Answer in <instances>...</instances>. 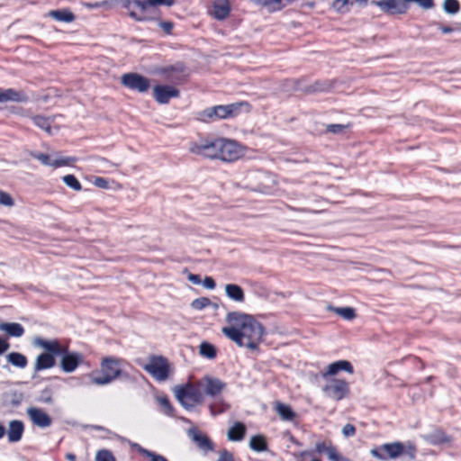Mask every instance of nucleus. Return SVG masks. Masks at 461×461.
<instances>
[{"label":"nucleus","mask_w":461,"mask_h":461,"mask_svg":"<svg viewBox=\"0 0 461 461\" xmlns=\"http://www.w3.org/2000/svg\"><path fill=\"white\" fill-rule=\"evenodd\" d=\"M340 371L353 374L354 367L348 360H338L327 366L326 370L321 373V377L327 379L330 376L338 375Z\"/></svg>","instance_id":"obj_19"},{"label":"nucleus","mask_w":461,"mask_h":461,"mask_svg":"<svg viewBox=\"0 0 461 461\" xmlns=\"http://www.w3.org/2000/svg\"><path fill=\"white\" fill-rule=\"evenodd\" d=\"M221 138L206 139L200 143H194L190 151L209 158H219L221 149Z\"/></svg>","instance_id":"obj_7"},{"label":"nucleus","mask_w":461,"mask_h":461,"mask_svg":"<svg viewBox=\"0 0 461 461\" xmlns=\"http://www.w3.org/2000/svg\"><path fill=\"white\" fill-rule=\"evenodd\" d=\"M144 369L159 382L165 381L168 377L169 365L164 357L153 356L150 357L149 363L145 365Z\"/></svg>","instance_id":"obj_8"},{"label":"nucleus","mask_w":461,"mask_h":461,"mask_svg":"<svg viewBox=\"0 0 461 461\" xmlns=\"http://www.w3.org/2000/svg\"><path fill=\"white\" fill-rule=\"evenodd\" d=\"M29 97L23 91H17L14 88L3 89L0 88V103L16 102L26 103Z\"/></svg>","instance_id":"obj_22"},{"label":"nucleus","mask_w":461,"mask_h":461,"mask_svg":"<svg viewBox=\"0 0 461 461\" xmlns=\"http://www.w3.org/2000/svg\"><path fill=\"white\" fill-rule=\"evenodd\" d=\"M95 186L100 188H107L108 181L104 177H96L94 181Z\"/></svg>","instance_id":"obj_57"},{"label":"nucleus","mask_w":461,"mask_h":461,"mask_svg":"<svg viewBox=\"0 0 461 461\" xmlns=\"http://www.w3.org/2000/svg\"><path fill=\"white\" fill-rule=\"evenodd\" d=\"M160 406L162 407L165 414L174 416V408L167 397L159 399Z\"/></svg>","instance_id":"obj_49"},{"label":"nucleus","mask_w":461,"mask_h":461,"mask_svg":"<svg viewBox=\"0 0 461 461\" xmlns=\"http://www.w3.org/2000/svg\"><path fill=\"white\" fill-rule=\"evenodd\" d=\"M0 330L5 331L9 336L20 338L24 334V328L18 322L0 323Z\"/></svg>","instance_id":"obj_31"},{"label":"nucleus","mask_w":461,"mask_h":461,"mask_svg":"<svg viewBox=\"0 0 461 461\" xmlns=\"http://www.w3.org/2000/svg\"><path fill=\"white\" fill-rule=\"evenodd\" d=\"M122 6L128 11V14L131 18L136 22H142L143 17H139L137 13L139 12L138 0H121Z\"/></svg>","instance_id":"obj_34"},{"label":"nucleus","mask_w":461,"mask_h":461,"mask_svg":"<svg viewBox=\"0 0 461 461\" xmlns=\"http://www.w3.org/2000/svg\"><path fill=\"white\" fill-rule=\"evenodd\" d=\"M243 107L246 111H249L250 105L248 102H238L224 105L220 104L218 105V112L220 113L219 119L223 120L234 118L240 113Z\"/></svg>","instance_id":"obj_15"},{"label":"nucleus","mask_w":461,"mask_h":461,"mask_svg":"<svg viewBox=\"0 0 461 461\" xmlns=\"http://www.w3.org/2000/svg\"><path fill=\"white\" fill-rule=\"evenodd\" d=\"M199 353L201 356L208 359H213L217 355L215 347L212 344L206 341H203L200 344Z\"/></svg>","instance_id":"obj_41"},{"label":"nucleus","mask_w":461,"mask_h":461,"mask_svg":"<svg viewBox=\"0 0 461 461\" xmlns=\"http://www.w3.org/2000/svg\"><path fill=\"white\" fill-rule=\"evenodd\" d=\"M34 344L43 349L53 357H59L60 354L65 352L64 346H61L58 339L48 340L41 337H37L34 339Z\"/></svg>","instance_id":"obj_20"},{"label":"nucleus","mask_w":461,"mask_h":461,"mask_svg":"<svg viewBox=\"0 0 461 461\" xmlns=\"http://www.w3.org/2000/svg\"><path fill=\"white\" fill-rule=\"evenodd\" d=\"M31 421L40 428H48L51 425L52 420L50 416L42 409L37 407H30L26 411Z\"/></svg>","instance_id":"obj_17"},{"label":"nucleus","mask_w":461,"mask_h":461,"mask_svg":"<svg viewBox=\"0 0 461 461\" xmlns=\"http://www.w3.org/2000/svg\"><path fill=\"white\" fill-rule=\"evenodd\" d=\"M95 461H115V457L110 450L101 449L95 455Z\"/></svg>","instance_id":"obj_48"},{"label":"nucleus","mask_w":461,"mask_h":461,"mask_svg":"<svg viewBox=\"0 0 461 461\" xmlns=\"http://www.w3.org/2000/svg\"><path fill=\"white\" fill-rule=\"evenodd\" d=\"M315 450L319 454L325 453L330 461H352L347 456L340 455L337 447L331 443L327 445L324 441L318 442L315 446Z\"/></svg>","instance_id":"obj_21"},{"label":"nucleus","mask_w":461,"mask_h":461,"mask_svg":"<svg viewBox=\"0 0 461 461\" xmlns=\"http://www.w3.org/2000/svg\"><path fill=\"white\" fill-rule=\"evenodd\" d=\"M185 67L178 62L174 65L167 66L159 70V73L166 77V79L171 82H181L185 79Z\"/></svg>","instance_id":"obj_18"},{"label":"nucleus","mask_w":461,"mask_h":461,"mask_svg":"<svg viewBox=\"0 0 461 461\" xmlns=\"http://www.w3.org/2000/svg\"><path fill=\"white\" fill-rule=\"evenodd\" d=\"M6 429L4 425L0 424V439L5 435Z\"/></svg>","instance_id":"obj_61"},{"label":"nucleus","mask_w":461,"mask_h":461,"mask_svg":"<svg viewBox=\"0 0 461 461\" xmlns=\"http://www.w3.org/2000/svg\"><path fill=\"white\" fill-rule=\"evenodd\" d=\"M211 303H212V302L209 298L200 297V298L194 299L191 303V306L194 310L201 311V310L208 307L209 305H211Z\"/></svg>","instance_id":"obj_47"},{"label":"nucleus","mask_w":461,"mask_h":461,"mask_svg":"<svg viewBox=\"0 0 461 461\" xmlns=\"http://www.w3.org/2000/svg\"><path fill=\"white\" fill-rule=\"evenodd\" d=\"M155 100L161 104H166L171 98H176L180 95L177 88L167 85H158L153 88Z\"/></svg>","instance_id":"obj_14"},{"label":"nucleus","mask_w":461,"mask_h":461,"mask_svg":"<svg viewBox=\"0 0 461 461\" xmlns=\"http://www.w3.org/2000/svg\"><path fill=\"white\" fill-rule=\"evenodd\" d=\"M32 120L33 123L40 129L47 131L48 133L51 132V121L50 118L42 115H35L32 118Z\"/></svg>","instance_id":"obj_42"},{"label":"nucleus","mask_w":461,"mask_h":461,"mask_svg":"<svg viewBox=\"0 0 461 461\" xmlns=\"http://www.w3.org/2000/svg\"><path fill=\"white\" fill-rule=\"evenodd\" d=\"M10 348L7 339L0 336V355L4 354Z\"/></svg>","instance_id":"obj_58"},{"label":"nucleus","mask_w":461,"mask_h":461,"mask_svg":"<svg viewBox=\"0 0 461 461\" xmlns=\"http://www.w3.org/2000/svg\"><path fill=\"white\" fill-rule=\"evenodd\" d=\"M226 295L238 303H243L245 301V294L243 289L235 284H228L225 285Z\"/></svg>","instance_id":"obj_30"},{"label":"nucleus","mask_w":461,"mask_h":461,"mask_svg":"<svg viewBox=\"0 0 461 461\" xmlns=\"http://www.w3.org/2000/svg\"><path fill=\"white\" fill-rule=\"evenodd\" d=\"M120 378L128 383H135L136 378L121 368V360L113 357H104L100 365V370L89 375L90 383L96 385H106Z\"/></svg>","instance_id":"obj_2"},{"label":"nucleus","mask_w":461,"mask_h":461,"mask_svg":"<svg viewBox=\"0 0 461 461\" xmlns=\"http://www.w3.org/2000/svg\"><path fill=\"white\" fill-rule=\"evenodd\" d=\"M55 365H56V360L52 355H50L49 353L40 354L36 357V360L34 363V374L32 375V378L36 377V373L45 370V369H50V368L55 366Z\"/></svg>","instance_id":"obj_24"},{"label":"nucleus","mask_w":461,"mask_h":461,"mask_svg":"<svg viewBox=\"0 0 461 461\" xmlns=\"http://www.w3.org/2000/svg\"><path fill=\"white\" fill-rule=\"evenodd\" d=\"M222 333L234 341L239 347H245L251 350L258 349L265 333L263 325L252 316L240 328L223 327Z\"/></svg>","instance_id":"obj_1"},{"label":"nucleus","mask_w":461,"mask_h":461,"mask_svg":"<svg viewBox=\"0 0 461 461\" xmlns=\"http://www.w3.org/2000/svg\"><path fill=\"white\" fill-rule=\"evenodd\" d=\"M410 3H415L424 10L435 6L434 0H373L371 5L379 7L383 12L390 14H404L410 9Z\"/></svg>","instance_id":"obj_4"},{"label":"nucleus","mask_w":461,"mask_h":461,"mask_svg":"<svg viewBox=\"0 0 461 461\" xmlns=\"http://www.w3.org/2000/svg\"><path fill=\"white\" fill-rule=\"evenodd\" d=\"M221 149L219 158L222 161L232 162L242 155L240 146L234 140L221 138Z\"/></svg>","instance_id":"obj_12"},{"label":"nucleus","mask_w":461,"mask_h":461,"mask_svg":"<svg viewBox=\"0 0 461 461\" xmlns=\"http://www.w3.org/2000/svg\"><path fill=\"white\" fill-rule=\"evenodd\" d=\"M220 113L218 112V105H214L204 109L199 113L200 120L204 122H213L219 119Z\"/></svg>","instance_id":"obj_38"},{"label":"nucleus","mask_w":461,"mask_h":461,"mask_svg":"<svg viewBox=\"0 0 461 461\" xmlns=\"http://www.w3.org/2000/svg\"><path fill=\"white\" fill-rule=\"evenodd\" d=\"M140 454L149 458L150 461H168L164 456L144 447H140Z\"/></svg>","instance_id":"obj_46"},{"label":"nucleus","mask_w":461,"mask_h":461,"mask_svg":"<svg viewBox=\"0 0 461 461\" xmlns=\"http://www.w3.org/2000/svg\"><path fill=\"white\" fill-rule=\"evenodd\" d=\"M189 434L192 437L194 442H195V444L200 449H202L205 453L213 450L214 445L209 437H207L204 434H202L197 429H190Z\"/></svg>","instance_id":"obj_23"},{"label":"nucleus","mask_w":461,"mask_h":461,"mask_svg":"<svg viewBox=\"0 0 461 461\" xmlns=\"http://www.w3.org/2000/svg\"><path fill=\"white\" fill-rule=\"evenodd\" d=\"M330 87L328 82H316L314 85L310 86L307 89L308 92H322Z\"/></svg>","instance_id":"obj_50"},{"label":"nucleus","mask_w":461,"mask_h":461,"mask_svg":"<svg viewBox=\"0 0 461 461\" xmlns=\"http://www.w3.org/2000/svg\"><path fill=\"white\" fill-rule=\"evenodd\" d=\"M230 13V5L229 0H214L212 4V16L219 20H225Z\"/></svg>","instance_id":"obj_25"},{"label":"nucleus","mask_w":461,"mask_h":461,"mask_svg":"<svg viewBox=\"0 0 461 461\" xmlns=\"http://www.w3.org/2000/svg\"><path fill=\"white\" fill-rule=\"evenodd\" d=\"M175 0H138L139 12L137 15L143 17L142 22L154 19L156 7L159 5L172 6Z\"/></svg>","instance_id":"obj_10"},{"label":"nucleus","mask_w":461,"mask_h":461,"mask_svg":"<svg viewBox=\"0 0 461 461\" xmlns=\"http://www.w3.org/2000/svg\"><path fill=\"white\" fill-rule=\"evenodd\" d=\"M37 401L41 403L51 404L53 402L52 390L46 387L40 392Z\"/></svg>","instance_id":"obj_45"},{"label":"nucleus","mask_w":461,"mask_h":461,"mask_svg":"<svg viewBox=\"0 0 461 461\" xmlns=\"http://www.w3.org/2000/svg\"><path fill=\"white\" fill-rule=\"evenodd\" d=\"M323 392L330 398L340 401L349 394V384L343 379H332L323 387Z\"/></svg>","instance_id":"obj_11"},{"label":"nucleus","mask_w":461,"mask_h":461,"mask_svg":"<svg viewBox=\"0 0 461 461\" xmlns=\"http://www.w3.org/2000/svg\"><path fill=\"white\" fill-rule=\"evenodd\" d=\"M187 279L193 283L194 285H200L202 283V279H201V276L200 275H196V274H189L188 276H187Z\"/></svg>","instance_id":"obj_59"},{"label":"nucleus","mask_w":461,"mask_h":461,"mask_svg":"<svg viewBox=\"0 0 461 461\" xmlns=\"http://www.w3.org/2000/svg\"><path fill=\"white\" fill-rule=\"evenodd\" d=\"M442 7L444 12L450 15L456 14L461 8L458 0H444Z\"/></svg>","instance_id":"obj_43"},{"label":"nucleus","mask_w":461,"mask_h":461,"mask_svg":"<svg viewBox=\"0 0 461 461\" xmlns=\"http://www.w3.org/2000/svg\"><path fill=\"white\" fill-rule=\"evenodd\" d=\"M249 318H251V315L240 312H230L227 314L226 321L233 324V327L240 328L243 325V322H246Z\"/></svg>","instance_id":"obj_33"},{"label":"nucleus","mask_w":461,"mask_h":461,"mask_svg":"<svg viewBox=\"0 0 461 461\" xmlns=\"http://www.w3.org/2000/svg\"><path fill=\"white\" fill-rule=\"evenodd\" d=\"M31 157L39 160L44 166L53 167L55 168L68 166L76 159L70 157H59L57 159L52 160L50 156L41 152L32 151L30 153Z\"/></svg>","instance_id":"obj_16"},{"label":"nucleus","mask_w":461,"mask_h":461,"mask_svg":"<svg viewBox=\"0 0 461 461\" xmlns=\"http://www.w3.org/2000/svg\"><path fill=\"white\" fill-rule=\"evenodd\" d=\"M345 127L343 124H329L326 127V131L332 133H341Z\"/></svg>","instance_id":"obj_54"},{"label":"nucleus","mask_w":461,"mask_h":461,"mask_svg":"<svg viewBox=\"0 0 461 461\" xmlns=\"http://www.w3.org/2000/svg\"><path fill=\"white\" fill-rule=\"evenodd\" d=\"M246 433V427L241 422H235L228 430V438L230 441H241Z\"/></svg>","instance_id":"obj_32"},{"label":"nucleus","mask_w":461,"mask_h":461,"mask_svg":"<svg viewBox=\"0 0 461 461\" xmlns=\"http://www.w3.org/2000/svg\"><path fill=\"white\" fill-rule=\"evenodd\" d=\"M203 285L207 289L212 290L216 287V283L212 277L206 276L203 281Z\"/></svg>","instance_id":"obj_56"},{"label":"nucleus","mask_w":461,"mask_h":461,"mask_svg":"<svg viewBox=\"0 0 461 461\" xmlns=\"http://www.w3.org/2000/svg\"><path fill=\"white\" fill-rule=\"evenodd\" d=\"M121 83L126 88L139 93H146L150 87L149 79L135 72L123 74L121 77Z\"/></svg>","instance_id":"obj_9"},{"label":"nucleus","mask_w":461,"mask_h":461,"mask_svg":"<svg viewBox=\"0 0 461 461\" xmlns=\"http://www.w3.org/2000/svg\"><path fill=\"white\" fill-rule=\"evenodd\" d=\"M158 25L167 34H171L174 27L173 23L169 21H161Z\"/></svg>","instance_id":"obj_55"},{"label":"nucleus","mask_w":461,"mask_h":461,"mask_svg":"<svg viewBox=\"0 0 461 461\" xmlns=\"http://www.w3.org/2000/svg\"><path fill=\"white\" fill-rule=\"evenodd\" d=\"M23 431L24 426L21 420H14L10 421L7 430L8 441L11 443L20 441L23 437Z\"/></svg>","instance_id":"obj_26"},{"label":"nucleus","mask_w":461,"mask_h":461,"mask_svg":"<svg viewBox=\"0 0 461 461\" xmlns=\"http://www.w3.org/2000/svg\"><path fill=\"white\" fill-rule=\"evenodd\" d=\"M438 30H440V32L442 33H450L454 31V29L450 26H445V25H438Z\"/></svg>","instance_id":"obj_60"},{"label":"nucleus","mask_w":461,"mask_h":461,"mask_svg":"<svg viewBox=\"0 0 461 461\" xmlns=\"http://www.w3.org/2000/svg\"><path fill=\"white\" fill-rule=\"evenodd\" d=\"M297 0H267L266 8L269 12L280 11Z\"/></svg>","instance_id":"obj_40"},{"label":"nucleus","mask_w":461,"mask_h":461,"mask_svg":"<svg viewBox=\"0 0 461 461\" xmlns=\"http://www.w3.org/2000/svg\"><path fill=\"white\" fill-rule=\"evenodd\" d=\"M216 461H235L234 456L231 452H230L227 449H222L220 454L219 457Z\"/></svg>","instance_id":"obj_52"},{"label":"nucleus","mask_w":461,"mask_h":461,"mask_svg":"<svg viewBox=\"0 0 461 461\" xmlns=\"http://www.w3.org/2000/svg\"><path fill=\"white\" fill-rule=\"evenodd\" d=\"M328 309L336 312L338 315L348 321H351L356 317V311L352 307L329 306Z\"/></svg>","instance_id":"obj_39"},{"label":"nucleus","mask_w":461,"mask_h":461,"mask_svg":"<svg viewBox=\"0 0 461 461\" xmlns=\"http://www.w3.org/2000/svg\"><path fill=\"white\" fill-rule=\"evenodd\" d=\"M175 394L177 401L186 409L191 410L195 405L203 402L202 388L187 383L175 388Z\"/></svg>","instance_id":"obj_6"},{"label":"nucleus","mask_w":461,"mask_h":461,"mask_svg":"<svg viewBox=\"0 0 461 461\" xmlns=\"http://www.w3.org/2000/svg\"><path fill=\"white\" fill-rule=\"evenodd\" d=\"M59 357H61L60 367L66 373L75 371L84 361V357L81 353L69 351L68 347L65 348V352L60 354Z\"/></svg>","instance_id":"obj_13"},{"label":"nucleus","mask_w":461,"mask_h":461,"mask_svg":"<svg viewBox=\"0 0 461 461\" xmlns=\"http://www.w3.org/2000/svg\"><path fill=\"white\" fill-rule=\"evenodd\" d=\"M13 403H14V405H17V404H19V403H20V400H18V401H16V402H13Z\"/></svg>","instance_id":"obj_64"},{"label":"nucleus","mask_w":461,"mask_h":461,"mask_svg":"<svg viewBox=\"0 0 461 461\" xmlns=\"http://www.w3.org/2000/svg\"><path fill=\"white\" fill-rule=\"evenodd\" d=\"M63 182L75 191H80L82 185L74 175H66L62 177Z\"/></svg>","instance_id":"obj_44"},{"label":"nucleus","mask_w":461,"mask_h":461,"mask_svg":"<svg viewBox=\"0 0 461 461\" xmlns=\"http://www.w3.org/2000/svg\"><path fill=\"white\" fill-rule=\"evenodd\" d=\"M7 361L19 368H25L28 365L27 357L19 352H11L6 356Z\"/></svg>","instance_id":"obj_35"},{"label":"nucleus","mask_w":461,"mask_h":461,"mask_svg":"<svg viewBox=\"0 0 461 461\" xmlns=\"http://www.w3.org/2000/svg\"><path fill=\"white\" fill-rule=\"evenodd\" d=\"M367 2L368 0H334L331 6L337 13L343 14L348 13L355 3L366 5Z\"/></svg>","instance_id":"obj_28"},{"label":"nucleus","mask_w":461,"mask_h":461,"mask_svg":"<svg viewBox=\"0 0 461 461\" xmlns=\"http://www.w3.org/2000/svg\"><path fill=\"white\" fill-rule=\"evenodd\" d=\"M66 458L68 460V461H76V456L72 453H68L66 455Z\"/></svg>","instance_id":"obj_62"},{"label":"nucleus","mask_w":461,"mask_h":461,"mask_svg":"<svg viewBox=\"0 0 461 461\" xmlns=\"http://www.w3.org/2000/svg\"><path fill=\"white\" fill-rule=\"evenodd\" d=\"M342 433L346 438L353 437L356 434V428L352 424H346L342 429Z\"/></svg>","instance_id":"obj_53"},{"label":"nucleus","mask_w":461,"mask_h":461,"mask_svg":"<svg viewBox=\"0 0 461 461\" xmlns=\"http://www.w3.org/2000/svg\"><path fill=\"white\" fill-rule=\"evenodd\" d=\"M249 447L256 452L267 450V442L262 435H255L249 440Z\"/></svg>","instance_id":"obj_36"},{"label":"nucleus","mask_w":461,"mask_h":461,"mask_svg":"<svg viewBox=\"0 0 461 461\" xmlns=\"http://www.w3.org/2000/svg\"><path fill=\"white\" fill-rule=\"evenodd\" d=\"M133 447H135L137 449V451L140 453V447H142L140 445H139L138 443H134L132 445Z\"/></svg>","instance_id":"obj_63"},{"label":"nucleus","mask_w":461,"mask_h":461,"mask_svg":"<svg viewBox=\"0 0 461 461\" xmlns=\"http://www.w3.org/2000/svg\"><path fill=\"white\" fill-rule=\"evenodd\" d=\"M14 204V201L12 196L2 190H0V205L4 206H13Z\"/></svg>","instance_id":"obj_51"},{"label":"nucleus","mask_w":461,"mask_h":461,"mask_svg":"<svg viewBox=\"0 0 461 461\" xmlns=\"http://www.w3.org/2000/svg\"><path fill=\"white\" fill-rule=\"evenodd\" d=\"M48 16L53 18L58 22L72 23L75 21L76 16L69 9H57L51 10L48 13Z\"/></svg>","instance_id":"obj_29"},{"label":"nucleus","mask_w":461,"mask_h":461,"mask_svg":"<svg viewBox=\"0 0 461 461\" xmlns=\"http://www.w3.org/2000/svg\"><path fill=\"white\" fill-rule=\"evenodd\" d=\"M198 386L202 388L203 396L207 395L212 399L209 405L212 415L223 413L230 408L221 396V393L226 389V383L219 378L206 375L198 382Z\"/></svg>","instance_id":"obj_3"},{"label":"nucleus","mask_w":461,"mask_h":461,"mask_svg":"<svg viewBox=\"0 0 461 461\" xmlns=\"http://www.w3.org/2000/svg\"><path fill=\"white\" fill-rule=\"evenodd\" d=\"M276 410L283 420H293L296 414L289 405L277 402Z\"/></svg>","instance_id":"obj_37"},{"label":"nucleus","mask_w":461,"mask_h":461,"mask_svg":"<svg viewBox=\"0 0 461 461\" xmlns=\"http://www.w3.org/2000/svg\"><path fill=\"white\" fill-rule=\"evenodd\" d=\"M371 455L379 460L396 459L402 455L408 456L410 459H414L416 447L411 444L405 446L399 441L385 443L372 449Z\"/></svg>","instance_id":"obj_5"},{"label":"nucleus","mask_w":461,"mask_h":461,"mask_svg":"<svg viewBox=\"0 0 461 461\" xmlns=\"http://www.w3.org/2000/svg\"><path fill=\"white\" fill-rule=\"evenodd\" d=\"M424 438L431 445L438 446L442 444L450 443L452 438L447 436L441 429H436L433 431L424 436Z\"/></svg>","instance_id":"obj_27"}]
</instances>
